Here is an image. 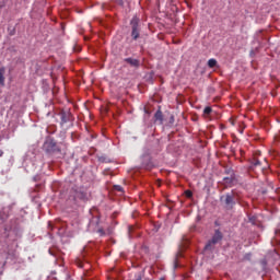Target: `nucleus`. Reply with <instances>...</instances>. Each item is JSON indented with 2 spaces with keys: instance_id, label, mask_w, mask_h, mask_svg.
Returning <instances> with one entry per match:
<instances>
[{
  "instance_id": "18",
  "label": "nucleus",
  "mask_w": 280,
  "mask_h": 280,
  "mask_svg": "<svg viewBox=\"0 0 280 280\" xmlns=\"http://www.w3.org/2000/svg\"><path fill=\"white\" fill-rule=\"evenodd\" d=\"M0 156H3V150H0Z\"/></svg>"
},
{
  "instance_id": "12",
  "label": "nucleus",
  "mask_w": 280,
  "mask_h": 280,
  "mask_svg": "<svg viewBox=\"0 0 280 280\" xmlns=\"http://www.w3.org/2000/svg\"><path fill=\"white\" fill-rule=\"evenodd\" d=\"M218 66V60H215V59H209L208 60V67L210 68V69H213L214 67H217Z\"/></svg>"
},
{
  "instance_id": "20",
  "label": "nucleus",
  "mask_w": 280,
  "mask_h": 280,
  "mask_svg": "<svg viewBox=\"0 0 280 280\" xmlns=\"http://www.w3.org/2000/svg\"><path fill=\"white\" fill-rule=\"evenodd\" d=\"M178 256H179V257H183V254L178 253Z\"/></svg>"
},
{
  "instance_id": "2",
  "label": "nucleus",
  "mask_w": 280,
  "mask_h": 280,
  "mask_svg": "<svg viewBox=\"0 0 280 280\" xmlns=\"http://www.w3.org/2000/svg\"><path fill=\"white\" fill-rule=\"evenodd\" d=\"M222 240H224V234L220 230H215L212 238L206 244L205 250H214L215 244H220Z\"/></svg>"
},
{
  "instance_id": "8",
  "label": "nucleus",
  "mask_w": 280,
  "mask_h": 280,
  "mask_svg": "<svg viewBox=\"0 0 280 280\" xmlns=\"http://www.w3.org/2000/svg\"><path fill=\"white\" fill-rule=\"evenodd\" d=\"M75 197L79 198V200H89V197L84 190L77 191Z\"/></svg>"
},
{
  "instance_id": "14",
  "label": "nucleus",
  "mask_w": 280,
  "mask_h": 280,
  "mask_svg": "<svg viewBox=\"0 0 280 280\" xmlns=\"http://www.w3.org/2000/svg\"><path fill=\"white\" fill-rule=\"evenodd\" d=\"M259 165H261V162L259 160H257V159H254L253 166L254 167H259Z\"/></svg>"
},
{
  "instance_id": "9",
  "label": "nucleus",
  "mask_w": 280,
  "mask_h": 280,
  "mask_svg": "<svg viewBox=\"0 0 280 280\" xmlns=\"http://www.w3.org/2000/svg\"><path fill=\"white\" fill-rule=\"evenodd\" d=\"M224 185H228L229 187H231V185H233V183H235V176L231 175L230 177H224Z\"/></svg>"
},
{
  "instance_id": "6",
  "label": "nucleus",
  "mask_w": 280,
  "mask_h": 280,
  "mask_svg": "<svg viewBox=\"0 0 280 280\" xmlns=\"http://www.w3.org/2000/svg\"><path fill=\"white\" fill-rule=\"evenodd\" d=\"M124 61L127 65H130L133 69H139V67H141V61L139 59H135L132 57L126 58V59H124Z\"/></svg>"
},
{
  "instance_id": "17",
  "label": "nucleus",
  "mask_w": 280,
  "mask_h": 280,
  "mask_svg": "<svg viewBox=\"0 0 280 280\" xmlns=\"http://www.w3.org/2000/svg\"><path fill=\"white\" fill-rule=\"evenodd\" d=\"M48 229H50V231H54V225L51 224V222H48Z\"/></svg>"
},
{
  "instance_id": "11",
  "label": "nucleus",
  "mask_w": 280,
  "mask_h": 280,
  "mask_svg": "<svg viewBox=\"0 0 280 280\" xmlns=\"http://www.w3.org/2000/svg\"><path fill=\"white\" fill-rule=\"evenodd\" d=\"M154 117H155V121H160V124H163V112L158 110V112L154 114Z\"/></svg>"
},
{
  "instance_id": "15",
  "label": "nucleus",
  "mask_w": 280,
  "mask_h": 280,
  "mask_svg": "<svg viewBox=\"0 0 280 280\" xmlns=\"http://www.w3.org/2000/svg\"><path fill=\"white\" fill-rule=\"evenodd\" d=\"M185 196L186 198H192L194 192H191V190H185Z\"/></svg>"
},
{
  "instance_id": "13",
  "label": "nucleus",
  "mask_w": 280,
  "mask_h": 280,
  "mask_svg": "<svg viewBox=\"0 0 280 280\" xmlns=\"http://www.w3.org/2000/svg\"><path fill=\"white\" fill-rule=\"evenodd\" d=\"M210 113H213V109L209 106L205 107L203 115H209Z\"/></svg>"
},
{
  "instance_id": "1",
  "label": "nucleus",
  "mask_w": 280,
  "mask_h": 280,
  "mask_svg": "<svg viewBox=\"0 0 280 280\" xmlns=\"http://www.w3.org/2000/svg\"><path fill=\"white\" fill-rule=\"evenodd\" d=\"M131 38L137 40L141 36V20L135 15L130 21Z\"/></svg>"
},
{
  "instance_id": "19",
  "label": "nucleus",
  "mask_w": 280,
  "mask_h": 280,
  "mask_svg": "<svg viewBox=\"0 0 280 280\" xmlns=\"http://www.w3.org/2000/svg\"><path fill=\"white\" fill-rule=\"evenodd\" d=\"M215 226H219L218 221L214 222Z\"/></svg>"
},
{
  "instance_id": "3",
  "label": "nucleus",
  "mask_w": 280,
  "mask_h": 280,
  "mask_svg": "<svg viewBox=\"0 0 280 280\" xmlns=\"http://www.w3.org/2000/svg\"><path fill=\"white\" fill-rule=\"evenodd\" d=\"M59 117H60V126H65L67 124H69L70 126H73V121H74V117L73 114H71V110L69 109H61L58 113Z\"/></svg>"
},
{
  "instance_id": "10",
  "label": "nucleus",
  "mask_w": 280,
  "mask_h": 280,
  "mask_svg": "<svg viewBox=\"0 0 280 280\" xmlns=\"http://www.w3.org/2000/svg\"><path fill=\"white\" fill-rule=\"evenodd\" d=\"M47 145V150L50 152H54V150H56V141L54 140H49L48 142H46Z\"/></svg>"
},
{
  "instance_id": "5",
  "label": "nucleus",
  "mask_w": 280,
  "mask_h": 280,
  "mask_svg": "<svg viewBox=\"0 0 280 280\" xmlns=\"http://www.w3.org/2000/svg\"><path fill=\"white\" fill-rule=\"evenodd\" d=\"M221 201L224 202L226 209H232L235 207V197L233 194H226L221 197Z\"/></svg>"
},
{
  "instance_id": "16",
  "label": "nucleus",
  "mask_w": 280,
  "mask_h": 280,
  "mask_svg": "<svg viewBox=\"0 0 280 280\" xmlns=\"http://www.w3.org/2000/svg\"><path fill=\"white\" fill-rule=\"evenodd\" d=\"M114 189H115L116 191L124 192V187H121V186H119V185H115V186H114Z\"/></svg>"
},
{
  "instance_id": "7",
  "label": "nucleus",
  "mask_w": 280,
  "mask_h": 280,
  "mask_svg": "<svg viewBox=\"0 0 280 280\" xmlns=\"http://www.w3.org/2000/svg\"><path fill=\"white\" fill-rule=\"evenodd\" d=\"M5 67L0 68V84L5 86Z\"/></svg>"
},
{
  "instance_id": "4",
  "label": "nucleus",
  "mask_w": 280,
  "mask_h": 280,
  "mask_svg": "<svg viewBox=\"0 0 280 280\" xmlns=\"http://www.w3.org/2000/svg\"><path fill=\"white\" fill-rule=\"evenodd\" d=\"M89 226L90 229H93V231H96V233H100V235H106L104 229H97V226H100V217H93L90 221Z\"/></svg>"
}]
</instances>
